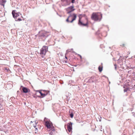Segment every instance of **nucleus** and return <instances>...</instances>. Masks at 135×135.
Here are the masks:
<instances>
[{
    "mask_svg": "<svg viewBox=\"0 0 135 135\" xmlns=\"http://www.w3.org/2000/svg\"><path fill=\"white\" fill-rule=\"evenodd\" d=\"M50 135H54V134L53 133V132L52 131H51L50 133Z\"/></svg>",
    "mask_w": 135,
    "mask_h": 135,
    "instance_id": "obj_19",
    "label": "nucleus"
},
{
    "mask_svg": "<svg viewBox=\"0 0 135 135\" xmlns=\"http://www.w3.org/2000/svg\"><path fill=\"white\" fill-rule=\"evenodd\" d=\"M78 24L82 26H88V21L87 18H85L82 21L80 18L79 20Z\"/></svg>",
    "mask_w": 135,
    "mask_h": 135,
    "instance_id": "obj_4",
    "label": "nucleus"
},
{
    "mask_svg": "<svg viewBox=\"0 0 135 135\" xmlns=\"http://www.w3.org/2000/svg\"><path fill=\"white\" fill-rule=\"evenodd\" d=\"M35 133L37 134L38 133V130L41 129V126L40 125H38L35 127Z\"/></svg>",
    "mask_w": 135,
    "mask_h": 135,
    "instance_id": "obj_9",
    "label": "nucleus"
},
{
    "mask_svg": "<svg viewBox=\"0 0 135 135\" xmlns=\"http://www.w3.org/2000/svg\"><path fill=\"white\" fill-rule=\"evenodd\" d=\"M67 53H68L70 52H74L73 51V49H68L66 50Z\"/></svg>",
    "mask_w": 135,
    "mask_h": 135,
    "instance_id": "obj_14",
    "label": "nucleus"
},
{
    "mask_svg": "<svg viewBox=\"0 0 135 135\" xmlns=\"http://www.w3.org/2000/svg\"><path fill=\"white\" fill-rule=\"evenodd\" d=\"M65 58H66V59H67V57L66 56H65Z\"/></svg>",
    "mask_w": 135,
    "mask_h": 135,
    "instance_id": "obj_25",
    "label": "nucleus"
},
{
    "mask_svg": "<svg viewBox=\"0 0 135 135\" xmlns=\"http://www.w3.org/2000/svg\"><path fill=\"white\" fill-rule=\"evenodd\" d=\"M37 122H36V121H31V122L30 124H31V126H32L33 127L35 128V126H36L37 125Z\"/></svg>",
    "mask_w": 135,
    "mask_h": 135,
    "instance_id": "obj_13",
    "label": "nucleus"
},
{
    "mask_svg": "<svg viewBox=\"0 0 135 135\" xmlns=\"http://www.w3.org/2000/svg\"><path fill=\"white\" fill-rule=\"evenodd\" d=\"M48 47L47 46H44L41 50L40 54L41 56L44 57L46 53L48 51Z\"/></svg>",
    "mask_w": 135,
    "mask_h": 135,
    "instance_id": "obj_5",
    "label": "nucleus"
},
{
    "mask_svg": "<svg viewBox=\"0 0 135 135\" xmlns=\"http://www.w3.org/2000/svg\"><path fill=\"white\" fill-rule=\"evenodd\" d=\"M98 70L100 72H101L103 70L102 66H99L98 67Z\"/></svg>",
    "mask_w": 135,
    "mask_h": 135,
    "instance_id": "obj_15",
    "label": "nucleus"
},
{
    "mask_svg": "<svg viewBox=\"0 0 135 135\" xmlns=\"http://www.w3.org/2000/svg\"><path fill=\"white\" fill-rule=\"evenodd\" d=\"M70 117L71 118H73V116H74V114L72 112V113H71L70 114Z\"/></svg>",
    "mask_w": 135,
    "mask_h": 135,
    "instance_id": "obj_16",
    "label": "nucleus"
},
{
    "mask_svg": "<svg viewBox=\"0 0 135 135\" xmlns=\"http://www.w3.org/2000/svg\"><path fill=\"white\" fill-rule=\"evenodd\" d=\"M12 14L13 17L15 18H16L19 16V15L17 13H16L15 11H12Z\"/></svg>",
    "mask_w": 135,
    "mask_h": 135,
    "instance_id": "obj_10",
    "label": "nucleus"
},
{
    "mask_svg": "<svg viewBox=\"0 0 135 135\" xmlns=\"http://www.w3.org/2000/svg\"><path fill=\"white\" fill-rule=\"evenodd\" d=\"M22 87L23 88L22 90L23 93H26L30 92V90L29 89L23 86H22Z\"/></svg>",
    "mask_w": 135,
    "mask_h": 135,
    "instance_id": "obj_11",
    "label": "nucleus"
},
{
    "mask_svg": "<svg viewBox=\"0 0 135 135\" xmlns=\"http://www.w3.org/2000/svg\"><path fill=\"white\" fill-rule=\"evenodd\" d=\"M1 106H2V105H1L0 104V108L1 107Z\"/></svg>",
    "mask_w": 135,
    "mask_h": 135,
    "instance_id": "obj_24",
    "label": "nucleus"
},
{
    "mask_svg": "<svg viewBox=\"0 0 135 135\" xmlns=\"http://www.w3.org/2000/svg\"><path fill=\"white\" fill-rule=\"evenodd\" d=\"M124 135H125V134H124Z\"/></svg>",
    "mask_w": 135,
    "mask_h": 135,
    "instance_id": "obj_27",
    "label": "nucleus"
},
{
    "mask_svg": "<svg viewBox=\"0 0 135 135\" xmlns=\"http://www.w3.org/2000/svg\"><path fill=\"white\" fill-rule=\"evenodd\" d=\"M75 10L73 6H70L66 9L67 13H69Z\"/></svg>",
    "mask_w": 135,
    "mask_h": 135,
    "instance_id": "obj_7",
    "label": "nucleus"
},
{
    "mask_svg": "<svg viewBox=\"0 0 135 135\" xmlns=\"http://www.w3.org/2000/svg\"><path fill=\"white\" fill-rule=\"evenodd\" d=\"M121 46L122 47H125V44H122Z\"/></svg>",
    "mask_w": 135,
    "mask_h": 135,
    "instance_id": "obj_22",
    "label": "nucleus"
},
{
    "mask_svg": "<svg viewBox=\"0 0 135 135\" xmlns=\"http://www.w3.org/2000/svg\"><path fill=\"white\" fill-rule=\"evenodd\" d=\"M37 91L40 93L41 96L42 97L41 98H43L47 95V93H43V92H41V91L38 90Z\"/></svg>",
    "mask_w": 135,
    "mask_h": 135,
    "instance_id": "obj_12",
    "label": "nucleus"
},
{
    "mask_svg": "<svg viewBox=\"0 0 135 135\" xmlns=\"http://www.w3.org/2000/svg\"><path fill=\"white\" fill-rule=\"evenodd\" d=\"M21 20L20 18H18L17 20H16L17 21H20Z\"/></svg>",
    "mask_w": 135,
    "mask_h": 135,
    "instance_id": "obj_21",
    "label": "nucleus"
},
{
    "mask_svg": "<svg viewBox=\"0 0 135 135\" xmlns=\"http://www.w3.org/2000/svg\"><path fill=\"white\" fill-rule=\"evenodd\" d=\"M33 97L35 98H37V97H35V96H34V95H33Z\"/></svg>",
    "mask_w": 135,
    "mask_h": 135,
    "instance_id": "obj_23",
    "label": "nucleus"
},
{
    "mask_svg": "<svg viewBox=\"0 0 135 135\" xmlns=\"http://www.w3.org/2000/svg\"><path fill=\"white\" fill-rule=\"evenodd\" d=\"M46 119V118H45L44 121H45V126L47 128L48 130L49 131L51 130L55 131L54 127L52 123L50 120L45 121Z\"/></svg>",
    "mask_w": 135,
    "mask_h": 135,
    "instance_id": "obj_2",
    "label": "nucleus"
},
{
    "mask_svg": "<svg viewBox=\"0 0 135 135\" xmlns=\"http://www.w3.org/2000/svg\"><path fill=\"white\" fill-rule=\"evenodd\" d=\"M38 97H40V96H38Z\"/></svg>",
    "mask_w": 135,
    "mask_h": 135,
    "instance_id": "obj_26",
    "label": "nucleus"
},
{
    "mask_svg": "<svg viewBox=\"0 0 135 135\" xmlns=\"http://www.w3.org/2000/svg\"><path fill=\"white\" fill-rule=\"evenodd\" d=\"M48 32H46L44 31H40L38 33L39 36L43 37H46L48 36Z\"/></svg>",
    "mask_w": 135,
    "mask_h": 135,
    "instance_id": "obj_6",
    "label": "nucleus"
},
{
    "mask_svg": "<svg viewBox=\"0 0 135 135\" xmlns=\"http://www.w3.org/2000/svg\"><path fill=\"white\" fill-rule=\"evenodd\" d=\"M75 0H71V2L72 3H75Z\"/></svg>",
    "mask_w": 135,
    "mask_h": 135,
    "instance_id": "obj_18",
    "label": "nucleus"
},
{
    "mask_svg": "<svg viewBox=\"0 0 135 135\" xmlns=\"http://www.w3.org/2000/svg\"><path fill=\"white\" fill-rule=\"evenodd\" d=\"M42 91L43 92V93H47V94H48V93L49 91H47L45 90H42Z\"/></svg>",
    "mask_w": 135,
    "mask_h": 135,
    "instance_id": "obj_17",
    "label": "nucleus"
},
{
    "mask_svg": "<svg viewBox=\"0 0 135 135\" xmlns=\"http://www.w3.org/2000/svg\"><path fill=\"white\" fill-rule=\"evenodd\" d=\"M72 123L71 122H70L67 124V128L68 131L69 132H71L72 129Z\"/></svg>",
    "mask_w": 135,
    "mask_h": 135,
    "instance_id": "obj_8",
    "label": "nucleus"
},
{
    "mask_svg": "<svg viewBox=\"0 0 135 135\" xmlns=\"http://www.w3.org/2000/svg\"><path fill=\"white\" fill-rule=\"evenodd\" d=\"M77 16L75 13L70 14L66 20V21L68 23H72L76 20Z\"/></svg>",
    "mask_w": 135,
    "mask_h": 135,
    "instance_id": "obj_3",
    "label": "nucleus"
},
{
    "mask_svg": "<svg viewBox=\"0 0 135 135\" xmlns=\"http://www.w3.org/2000/svg\"><path fill=\"white\" fill-rule=\"evenodd\" d=\"M91 19L94 21H100L102 18V14L100 12H93L91 16Z\"/></svg>",
    "mask_w": 135,
    "mask_h": 135,
    "instance_id": "obj_1",
    "label": "nucleus"
},
{
    "mask_svg": "<svg viewBox=\"0 0 135 135\" xmlns=\"http://www.w3.org/2000/svg\"><path fill=\"white\" fill-rule=\"evenodd\" d=\"M128 90V89H127V88H126L124 90V92H126Z\"/></svg>",
    "mask_w": 135,
    "mask_h": 135,
    "instance_id": "obj_20",
    "label": "nucleus"
}]
</instances>
